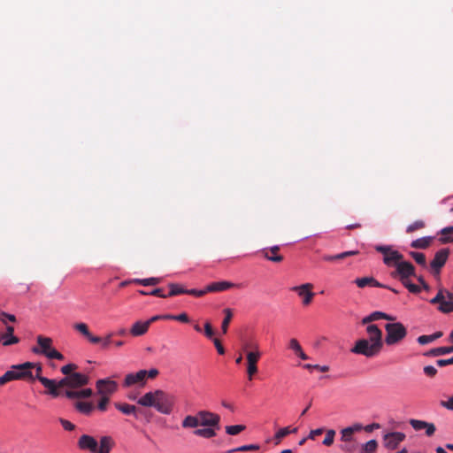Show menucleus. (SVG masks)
Wrapping results in <instances>:
<instances>
[{
  "mask_svg": "<svg viewBox=\"0 0 453 453\" xmlns=\"http://www.w3.org/2000/svg\"><path fill=\"white\" fill-rule=\"evenodd\" d=\"M368 338L359 339L351 349L354 354L363 355L368 358L378 356L383 348L382 331L377 325L367 324Z\"/></svg>",
  "mask_w": 453,
  "mask_h": 453,
  "instance_id": "1",
  "label": "nucleus"
},
{
  "mask_svg": "<svg viewBox=\"0 0 453 453\" xmlns=\"http://www.w3.org/2000/svg\"><path fill=\"white\" fill-rule=\"evenodd\" d=\"M137 403L144 407H154L162 414H170L173 411V399L165 391L157 389L146 393Z\"/></svg>",
  "mask_w": 453,
  "mask_h": 453,
  "instance_id": "2",
  "label": "nucleus"
},
{
  "mask_svg": "<svg viewBox=\"0 0 453 453\" xmlns=\"http://www.w3.org/2000/svg\"><path fill=\"white\" fill-rule=\"evenodd\" d=\"M37 346L32 351L37 355H43L49 359L64 360L65 357L52 346V339L42 335L36 337Z\"/></svg>",
  "mask_w": 453,
  "mask_h": 453,
  "instance_id": "3",
  "label": "nucleus"
},
{
  "mask_svg": "<svg viewBox=\"0 0 453 453\" xmlns=\"http://www.w3.org/2000/svg\"><path fill=\"white\" fill-rule=\"evenodd\" d=\"M385 342L388 346L395 345L402 342L407 335L406 327L400 322L388 323L385 325Z\"/></svg>",
  "mask_w": 453,
  "mask_h": 453,
  "instance_id": "4",
  "label": "nucleus"
},
{
  "mask_svg": "<svg viewBox=\"0 0 453 453\" xmlns=\"http://www.w3.org/2000/svg\"><path fill=\"white\" fill-rule=\"evenodd\" d=\"M363 426L359 423H356L351 426L345 427L341 430V441L343 442L340 445L341 450L346 453H352L356 447L353 444L355 441L354 434L363 430Z\"/></svg>",
  "mask_w": 453,
  "mask_h": 453,
  "instance_id": "5",
  "label": "nucleus"
},
{
  "mask_svg": "<svg viewBox=\"0 0 453 453\" xmlns=\"http://www.w3.org/2000/svg\"><path fill=\"white\" fill-rule=\"evenodd\" d=\"M33 366L32 362H25L20 365H12L9 370L12 380H22L34 381L35 377L32 373Z\"/></svg>",
  "mask_w": 453,
  "mask_h": 453,
  "instance_id": "6",
  "label": "nucleus"
},
{
  "mask_svg": "<svg viewBox=\"0 0 453 453\" xmlns=\"http://www.w3.org/2000/svg\"><path fill=\"white\" fill-rule=\"evenodd\" d=\"M391 277L399 280L402 283L409 280L410 277H416L414 265L409 261L402 260L395 266V270L390 273Z\"/></svg>",
  "mask_w": 453,
  "mask_h": 453,
  "instance_id": "7",
  "label": "nucleus"
},
{
  "mask_svg": "<svg viewBox=\"0 0 453 453\" xmlns=\"http://www.w3.org/2000/svg\"><path fill=\"white\" fill-rule=\"evenodd\" d=\"M255 350L250 351L246 355L247 359V375L249 380H252L254 375L257 372V362L261 357V353L258 351V346L255 345L252 347Z\"/></svg>",
  "mask_w": 453,
  "mask_h": 453,
  "instance_id": "8",
  "label": "nucleus"
},
{
  "mask_svg": "<svg viewBox=\"0 0 453 453\" xmlns=\"http://www.w3.org/2000/svg\"><path fill=\"white\" fill-rule=\"evenodd\" d=\"M199 423L201 426L220 427V416L209 411H198Z\"/></svg>",
  "mask_w": 453,
  "mask_h": 453,
  "instance_id": "9",
  "label": "nucleus"
},
{
  "mask_svg": "<svg viewBox=\"0 0 453 453\" xmlns=\"http://www.w3.org/2000/svg\"><path fill=\"white\" fill-rule=\"evenodd\" d=\"M313 285L311 283H304L300 286H296L291 288V291L296 292L300 297L303 298V304L307 306L311 302L315 296L312 292Z\"/></svg>",
  "mask_w": 453,
  "mask_h": 453,
  "instance_id": "10",
  "label": "nucleus"
},
{
  "mask_svg": "<svg viewBox=\"0 0 453 453\" xmlns=\"http://www.w3.org/2000/svg\"><path fill=\"white\" fill-rule=\"evenodd\" d=\"M96 388L98 395L110 397L111 395L117 391L118 383L110 379H101L96 382Z\"/></svg>",
  "mask_w": 453,
  "mask_h": 453,
  "instance_id": "11",
  "label": "nucleus"
},
{
  "mask_svg": "<svg viewBox=\"0 0 453 453\" xmlns=\"http://www.w3.org/2000/svg\"><path fill=\"white\" fill-rule=\"evenodd\" d=\"M449 255V249H441L435 253L434 259L430 263V266L435 274H439L441 269L446 264Z\"/></svg>",
  "mask_w": 453,
  "mask_h": 453,
  "instance_id": "12",
  "label": "nucleus"
},
{
  "mask_svg": "<svg viewBox=\"0 0 453 453\" xmlns=\"http://www.w3.org/2000/svg\"><path fill=\"white\" fill-rule=\"evenodd\" d=\"M404 439L405 434L403 433L392 432L384 435L383 443L387 449L393 450L395 449Z\"/></svg>",
  "mask_w": 453,
  "mask_h": 453,
  "instance_id": "13",
  "label": "nucleus"
},
{
  "mask_svg": "<svg viewBox=\"0 0 453 453\" xmlns=\"http://www.w3.org/2000/svg\"><path fill=\"white\" fill-rule=\"evenodd\" d=\"M78 447L81 449H88L93 453H96L98 443L94 437L88 434H83L80 437L78 441Z\"/></svg>",
  "mask_w": 453,
  "mask_h": 453,
  "instance_id": "14",
  "label": "nucleus"
},
{
  "mask_svg": "<svg viewBox=\"0 0 453 453\" xmlns=\"http://www.w3.org/2000/svg\"><path fill=\"white\" fill-rule=\"evenodd\" d=\"M410 425L416 431L425 429L426 434L429 437L434 435V434L436 430V427L434 423H429V422L423 421V420L411 419Z\"/></svg>",
  "mask_w": 453,
  "mask_h": 453,
  "instance_id": "15",
  "label": "nucleus"
},
{
  "mask_svg": "<svg viewBox=\"0 0 453 453\" xmlns=\"http://www.w3.org/2000/svg\"><path fill=\"white\" fill-rule=\"evenodd\" d=\"M69 380L70 389L73 390H76L77 388L88 385L89 381V379L87 375L80 372L72 373L71 375H69Z\"/></svg>",
  "mask_w": 453,
  "mask_h": 453,
  "instance_id": "16",
  "label": "nucleus"
},
{
  "mask_svg": "<svg viewBox=\"0 0 453 453\" xmlns=\"http://www.w3.org/2000/svg\"><path fill=\"white\" fill-rule=\"evenodd\" d=\"M145 383V370H140L135 373H128L124 380V387H131L134 384Z\"/></svg>",
  "mask_w": 453,
  "mask_h": 453,
  "instance_id": "17",
  "label": "nucleus"
},
{
  "mask_svg": "<svg viewBox=\"0 0 453 453\" xmlns=\"http://www.w3.org/2000/svg\"><path fill=\"white\" fill-rule=\"evenodd\" d=\"M73 328L85 336L93 344H97L102 341L101 337L93 335L90 333L88 325L83 322L74 324Z\"/></svg>",
  "mask_w": 453,
  "mask_h": 453,
  "instance_id": "18",
  "label": "nucleus"
},
{
  "mask_svg": "<svg viewBox=\"0 0 453 453\" xmlns=\"http://www.w3.org/2000/svg\"><path fill=\"white\" fill-rule=\"evenodd\" d=\"M280 250V246L274 245L271 248L263 249L261 250V253L263 254L264 257L266 258L267 260L274 263H280L283 260V257L278 254Z\"/></svg>",
  "mask_w": 453,
  "mask_h": 453,
  "instance_id": "19",
  "label": "nucleus"
},
{
  "mask_svg": "<svg viewBox=\"0 0 453 453\" xmlns=\"http://www.w3.org/2000/svg\"><path fill=\"white\" fill-rule=\"evenodd\" d=\"M236 286H237L236 284L232 283L230 281L222 280V281L211 282L209 285H207L205 287V288H206V293L222 292V291H226L229 288H232L234 287H236Z\"/></svg>",
  "mask_w": 453,
  "mask_h": 453,
  "instance_id": "20",
  "label": "nucleus"
},
{
  "mask_svg": "<svg viewBox=\"0 0 453 453\" xmlns=\"http://www.w3.org/2000/svg\"><path fill=\"white\" fill-rule=\"evenodd\" d=\"M14 328L12 326H6V332L1 334L0 335V342L4 346H10L13 344H17L19 342V339L17 336L13 335Z\"/></svg>",
  "mask_w": 453,
  "mask_h": 453,
  "instance_id": "21",
  "label": "nucleus"
},
{
  "mask_svg": "<svg viewBox=\"0 0 453 453\" xmlns=\"http://www.w3.org/2000/svg\"><path fill=\"white\" fill-rule=\"evenodd\" d=\"M64 395L68 399L89 398L93 395V391L91 388H83L80 390L66 389L65 390Z\"/></svg>",
  "mask_w": 453,
  "mask_h": 453,
  "instance_id": "22",
  "label": "nucleus"
},
{
  "mask_svg": "<svg viewBox=\"0 0 453 453\" xmlns=\"http://www.w3.org/2000/svg\"><path fill=\"white\" fill-rule=\"evenodd\" d=\"M39 381L48 389L47 394L52 397H58L60 395V390L58 389L57 381L48 378H39Z\"/></svg>",
  "mask_w": 453,
  "mask_h": 453,
  "instance_id": "23",
  "label": "nucleus"
},
{
  "mask_svg": "<svg viewBox=\"0 0 453 453\" xmlns=\"http://www.w3.org/2000/svg\"><path fill=\"white\" fill-rule=\"evenodd\" d=\"M219 429L220 427L216 426H203V428L194 430L193 434L204 439H211L217 435V431Z\"/></svg>",
  "mask_w": 453,
  "mask_h": 453,
  "instance_id": "24",
  "label": "nucleus"
},
{
  "mask_svg": "<svg viewBox=\"0 0 453 453\" xmlns=\"http://www.w3.org/2000/svg\"><path fill=\"white\" fill-rule=\"evenodd\" d=\"M355 283L358 288H364L367 286L376 287V288H388L387 285L380 283L373 277H363L357 278L355 280Z\"/></svg>",
  "mask_w": 453,
  "mask_h": 453,
  "instance_id": "25",
  "label": "nucleus"
},
{
  "mask_svg": "<svg viewBox=\"0 0 453 453\" xmlns=\"http://www.w3.org/2000/svg\"><path fill=\"white\" fill-rule=\"evenodd\" d=\"M402 260H403V256L399 251L394 250H391V251L383 257V262L388 266H396Z\"/></svg>",
  "mask_w": 453,
  "mask_h": 453,
  "instance_id": "26",
  "label": "nucleus"
},
{
  "mask_svg": "<svg viewBox=\"0 0 453 453\" xmlns=\"http://www.w3.org/2000/svg\"><path fill=\"white\" fill-rule=\"evenodd\" d=\"M149 328L150 327L146 321L139 320L133 324V326L130 328V334L132 336L134 337L142 336L148 332Z\"/></svg>",
  "mask_w": 453,
  "mask_h": 453,
  "instance_id": "27",
  "label": "nucleus"
},
{
  "mask_svg": "<svg viewBox=\"0 0 453 453\" xmlns=\"http://www.w3.org/2000/svg\"><path fill=\"white\" fill-rule=\"evenodd\" d=\"M74 408L81 414L86 416L91 415L95 410V405L91 402L77 401L74 403Z\"/></svg>",
  "mask_w": 453,
  "mask_h": 453,
  "instance_id": "28",
  "label": "nucleus"
},
{
  "mask_svg": "<svg viewBox=\"0 0 453 453\" xmlns=\"http://www.w3.org/2000/svg\"><path fill=\"white\" fill-rule=\"evenodd\" d=\"M439 234L441 235L438 239L441 244H447L453 242V226L442 228Z\"/></svg>",
  "mask_w": 453,
  "mask_h": 453,
  "instance_id": "29",
  "label": "nucleus"
},
{
  "mask_svg": "<svg viewBox=\"0 0 453 453\" xmlns=\"http://www.w3.org/2000/svg\"><path fill=\"white\" fill-rule=\"evenodd\" d=\"M200 426L198 412L196 415H188L181 421V426L185 429L196 428Z\"/></svg>",
  "mask_w": 453,
  "mask_h": 453,
  "instance_id": "30",
  "label": "nucleus"
},
{
  "mask_svg": "<svg viewBox=\"0 0 453 453\" xmlns=\"http://www.w3.org/2000/svg\"><path fill=\"white\" fill-rule=\"evenodd\" d=\"M453 353V345L434 348L426 352L424 355L426 357H439L446 354Z\"/></svg>",
  "mask_w": 453,
  "mask_h": 453,
  "instance_id": "31",
  "label": "nucleus"
},
{
  "mask_svg": "<svg viewBox=\"0 0 453 453\" xmlns=\"http://www.w3.org/2000/svg\"><path fill=\"white\" fill-rule=\"evenodd\" d=\"M296 432H297L296 427L291 429L289 426H287V427L279 429L273 436V441H274L275 445L280 444L284 437L288 436L290 434H295Z\"/></svg>",
  "mask_w": 453,
  "mask_h": 453,
  "instance_id": "32",
  "label": "nucleus"
},
{
  "mask_svg": "<svg viewBox=\"0 0 453 453\" xmlns=\"http://www.w3.org/2000/svg\"><path fill=\"white\" fill-rule=\"evenodd\" d=\"M114 442L110 436H103L100 439V448H97L96 453H110Z\"/></svg>",
  "mask_w": 453,
  "mask_h": 453,
  "instance_id": "33",
  "label": "nucleus"
},
{
  "mask_svg": "<svg viewBox=\"0 0 453 453\" xmlns=\"http://www.w3.org/2000/svg\"><path fill=\"white\" fill-rule=\"evenodd\" d=\"M446 293L449 300L444 299L441 302V303H439L438 310L441 312L449 313L453 311V294L448 291Z\"/></svg>",
  "mask_w": 453,
  "mask_h": 453,
  "instance_id": "34",
  "label": "nucleus"
},
{
  "mask_svg": "<svg viewBox=\"0 0 453 453\" xmlns=\"http://www.w3.org/2000/svg\"><path fill=\"white\" fill-rule=\"evenodd\" d=\"M289 348L295 351V353L303 360H307L308 356L303 351L301 345L296 339H291L289 341Z\"/></svg>",
  "mask_w": 453,
  "mask_h": 453,
  "instance_id": "35",
  "label": "nucleus"
},
{
  "mask_svg": "<svg viewBox=\"0 0 453 453\" xmlns=\"http://www.w3.org/2000/svg\"><path fill=\"white\" fill-rule=\"evenodd\" d=\"M442 336V332L438 331L430 335H420L418 337L417 342L421 345H426Z\"/></svg>",
  "mask_w": 453,
  "mask_h": 453,
  "instance_id": "36",
  "label": "nucleus"
},
{
  "mask_svg": "<svg viewBox=\"0 0 453 453\" xmlns=\"http://www.w3.org/2000/svg\"><path fill=\"white\" fill-rule=\"evenodd\" d=\"M433 237H422L413 241L411 244L412 248L415 249H426L430 246Z\"/></svg>",
  "mask_w": 453,
  "mask_h": 453,
  "instance_id": "37",
  "label": "nucleus"
},
{
  "mask_svg": "<svg viewBox=\"0 0 453 453\" xmlns=\"http://www.w3.org/2000/svg\"><path fill=\"white\" fill-rule=\"evenodd\" d=\"M385 317V312L382 311H373L370 315L363 318L361 323L362 325H367L372 323V321H376L379 319H383Z\"/></svg>",
  "mask_w": 453,
  "mask_h": 453,
  "instance_id": "38",
  "label": "nucleus"
},
{
  "mask_svg": "<svg viewBox=\"0 0 453 453\" xmlns=\"http://www.w3.org/2000/svg\"><path fill=\"white\" fill-rule=\"evenodd\" d=\"M357 253H358V251H357V250H351V251H345V252H342V253H340V254H337L334 256L325 255L323 257V259L325 261L340 260V259H343V258L350 257V256L357 255Z\"/></svg>",
  "mask_w": 453,
  "mask_h": 453,
  "instance_id": "39",
  "label": "nucleus"
},
{
  "mask_svg": "<svg viewBox=\"0 0 453 453\" xmlns=\"http://www.w3.org/2000/svg\"><path fill=\"white\" fill-rule=\"evenodd\" d=\"M224 314H225V318L222 321V324H221V330H222V333L223 334H226L227 333V329H228V326L231 322V319L233 318V311L230 308H226L224 309L223 311Z\"/></svg>",
  "mask_w": 453,
  "mask_h": 453,
  "instance_id": "40",
  "label": "nucleus"
},
{
  "mask_svg": "<svg viewBox=\"0 0 453 453\" xmlns=\"http://www.w3.org/2000/svg\"><path fill=\"white\" fill-rule=\"evenodd\" d=\"M115 407L126 415L134 414L136 411V407L134 405L127 403H116Z\"/></svg>",
  "mask_w": 453,
  "mask_h": 453,
  "instance_id": "41",
  "label": "nucleus"
},
{
  "mask_svg": "<svg viewBox=\"0 0 453 453\" xmlns=\"http://www.w3.org/2000/svg\"><path fill=\"white\" fill-rule=\"evenodd\" d=\"M378 447V442L376 440H370L364 445H362L361 450L359 453H375Z\"/></svg>",
  "mask_w": 453,
  "mask_h": 453,
  "instance_id": "42",
  "label": "nucleus"
},
{
  "mask_svg": "<svg viewBox=\"0 0 453 453\" xmlns=\"http://www.w3.org/2000/svg\"><path fill=\"white\" fill-rule=\"evenodd\" d=\"M169 288H170V291L168 293V297L169 296H178V295H182V294H185L186 292V288H183L181 285L180 284H176V283H170L168 285Z\"/></svg>",
  "mask_w": 453,
  "mask_h": 453,
  "instance_id": "43",
  "label": "nucleus"
},
{
  "mask_svg": "<svg viewBox=\"0 0 453 453\" xmlns=\"http://www.w3.org/2000/svg\"><path fill=\"white\" fill-rule=\"evenodd\" d=\"M161 281L160 278H148V279H134L133 282L142 285V286H155Z\"/></svg>",
  "mask_w": 453,
  "mask_h": 453,
  "instance_id": "44",
  "label": "nucleus"
},
{
  "mask_svg": "<svg viewBox=\"0 0 453 453\" xmlns=\"http://www.w3.org/2000/svg\"><path fill=\"white\" fill-rule=\"evenodd\" d=\"M259 449V446L257 444H249V445H242L235 449H229L227 453H234V452H246V451H254Z\"/></svg>",
  "mask_w": 453,
  "mask_h": 453,
  "instance_id": "45",
  "label": "nucleus"
},
{
  "mask_svg": "<svg viewBox=\"0 0 453 453\" xmlns=\"http://www.w3.org/2000/svg\"><path fill=\"white\" fill-rule=\"evenodd\" d=\"M246 429L244 425L226 426V433L229 435H237Z\"/></svg>",
  "mask_w": 453,
  "mask_h": 453,
  "instance_id": "46",
  "label": "nucleus"
},
{
  "mask_svg": "<svg viewBox=\"0 0 453 453\" xmlns=\"http://www.w3.org/2000/svg\"><path fill=\"white\" fill-rule=\"evenodd\" d=\"M426 226V224L423 220L418 219L410 224L406 228V233L411 234L415 231L420 230Z\"/></svg>",
  "mask_w": 453,
  "mask_h": 453,
  "instance_id": "47",
  "label": "nucleus"
},
{
  "mask_svg": "<svg viewBox=\"0 0 453 453\" xmlns=\"http://www.w3.org/2000/svg\"><path fill=\"white\" fill-rule=\"evenodd\" d=\"M336 432L334 429H328L326 430V436L323 440V445L329 447L331 446L334 441Z\"/></svg>",
  "mask_w": 453,
  "mask_h": 453,
  "instance_id": "48",
  "label": "nucleus"
},
{
  "mask_svg": "<svg viewBox=\"0 0 453 453\" xmlns=\"http://www.w3.org/2000/svg\"><path fill=\"white\" fill-rule=\"evenodd\" d=\"M411 256L413 257L416 263L424 267L426 266V258L424 253L411 251Z\"/></svg>",
  "mask_w": 453,
  "mask_h": 453,
  "instance_id": "49",
  "label": "nucleus"
},
{
  "mask_svg": "<svg viewBox=\"0 0 453 453\" xmlns=\"http://www.w3.org/2000/svg\"><path fill=\"white\" fill-rule=\"evenodd\" d=\"M411 293L418 294L421 291V288L411 283L410 280L402 283Z\"/></svg>",
  "mask_w": 453,
  "mask_h": 453,
  "instance_id": "50",
  "label": "nucleus"
},
{
  "mask_svg": "<svg viewBox=\"0 0 453 453\" xmlns=\"http://www.w3.org/2000/svg\"><path fill=\"white\" fill-rule=\"evenodd\" d=\"M110 397L107 395H101V398L97 403V408L101 411H105L109 403Z\"/></svg>",
  "mask_w": 453,
  "mask_h": 453,
  "instance_id": "51",
  "label": "nucleus"
},
{
  "mask_svg": "<svg viewBox=\"0 0 453 453\" xmlns=\"http://www.w3.org/2000/svg\"><path fill=\"white\" fill-rule=\"evenodd\" d=\"M77 369V365L74 364H68L61 367V372L65 376L71 375L73 370Z\"/></svg>",
  "mask_w": 453,
  "mask_h": 453,
  "instance_id": "52",
  "label": "nucleus"
},
{
  "mask_svg": "<svg viewBox=\"0 0 453 453\" xmlns=\"http://www.w3.org/2000/svg\"><path fill=\"white\" fill-rule=\"evenodd\" d=\"M169 319L178 320L182 323L189 322V318L186 313H180L179 315H170L169 314Z\"/></svg>",
  "mask_w": 453,
  "mask_h": 453,
  "instance_id": "53",
  "label": "nucleus"
},
{
  "mask_svg": "<svg viewBox=\"0 0 453 453\" xmlns=\"http://www.w3.org/2000/svg\"><path fill=\"white\" fill-rule=\"evenodd\" d=\"M185 294L190 295V296H196V297H201V296H204L207 293H206V288H204L203 289H200V290H197V289H187L186 288Z\"/></svg>",
  "mask_w": 453,
  "mask_h": 453,
  "instance_id": "54",
  "label": "nucleus"
},
{
  "mask_svg": "<svg viewBox=\"0 0 453 453\" xmlns=\"http://www.w3.org/2000/svg\"><path fill=\"white\" fill-rule=\"evenodd\" d=\"M59 422L62 425L63 428L66 431H73L76 427L74 424L65 418H59Z\"/></svg>",
  "mask_w": 453,
  "mask_h": 453,
  "instance_id": "55",
  "label": "nucleus"
},
{
  "mask_svg": "<svg viewBox=\"0 0 453 453\" xmlns=\"http://www.w3.org/2000/svg\"><path fill=\"white\" fill-rule=\"evenodd\" d=\"M303 367L306 368V369H309V370H311V369H317V370H319V372H327L329 370L328 366H326V365L321 366L319 365L306 364V365H303Z\"/></svg>",
  "mask_w": 453,
  "mask_h": 453,
  "instance_id": "56",
  "label": "nucleus"
},
{
  "mask_svg": "<svg viewBox=\"0 0 453 453\" xmlns=\"http://www.w3.org/2000/svg\"><path fill=\"white\" fill-rule=\"evenodd\" d=\"M443 293H444V290L440 289L439 292L437 293V295L430 301V303L433 304L441 303V302H442L445 299Z\"/></svg>",
  "mask_w": 453,
  "mask_h": 453,
  "instance_id": "57",
  "label": "nucleus"
},
{
  "mask_svg": "<svg viewBox=\"0 0 453 453\" xmlns=\"http://www.w3.org/2000/svg\"><path fill=\"white\" fill-rule=\"evenodd\" d=\"M423 370L424 373L430 378H433L437 374V369L433 365H426Z\"/></svg>",
  "mask_w": 453,
  "mask_h": 453,
  "instance_id": "58",
  "label": "nucleus"
},
{
  "mask_svg": "<svg viewBox=\"0 0 453 453\" xmlns=\"http://www.w3.org/2000/svg\"><path fill=\"white\" fill-rule=\"evenodd\" d=\"M161 319H169V314L155 315V316L151 317L150 319L146 320V322L148 323V326L150 327L152 323L161 320Z\"/></svg>",
  "mask_w": 453,
  "mask_h": 453,
  "instance_id": "59",
  "label": "nucleus"
},
{
  "mask_svg": "<svg viewBox=\"0 0 453 453\" xmlns=\"http://www.w3.org/2000/svg\"><path fill=\"white\" fill-rule=\"evenodd\" d=\"M69 380V376H65L63 379H61L58 382H57L58 389L59 390L62 388H68L67 389H70Z\"/></svg>",
  "mask_w": 453,
  "mask_h": 453,
  "instance_id": "60",
  "label": "nucleus"
},
{
  "mask_svg": "<svg viewBox=\"0 0 453 453\" xmlns=\"http://www.w3.org/2000/svg\"><path fill=\"white\" fill-rule=\"evenodd\" d=\"M325 432L323 427L311 430L308 435V439L315 440L317 436L321 435Z\"/></svg>",
  "mask_w": 453,
  "mask_h": 453,
  "instance_id": "61",
  "label": "nucleus"
},
{
  "mask_svg": "<svg viewBox=\"0 0 453 453\" xmlns=\"http://www.w3.org/2000/svg\"><path fill=\"white\" fill-rule=\"evenodd\" d=\"M113 335V333L108 334L102 341L99 342L102 344L103 349H108L109 345L111 342V337Z\"/></svg>",
  "mask_w": 453,
  "mask_h": 453,
  "instance_id": "62",
  "label": "nucleus"
},
{
  "mask_svg": "<svg viewBox=\"0 0 453 453\" xmlns=\"http://www.w3.org/2000/svg\"><path fill=\"white\" fill-rule=\"evenodd\" d=\"M204 334H205L206 337L209 339H211L214 334V331H213L211 324L210 322H206L204 324Z\"/></svg>",
  "mask_w": 453,
  "mask_h": 453,
  "instance_id": "63",
  "label": "nucleus"
},
{
  "mask_svg": "<svg viewBox=\"0 0 453 453\" xmlns=\"http://www.w3.org/2000/svg\"><path fill=\"white\" fill-rule=\"evenodd\" d=\"M436 365L439 367H443V366H446V365H453V357H450V358H448V359H438L436 361Z\"/></svg>",
  "mask_w": 453,
  "mask_h": 453,
  "instance_id": "64",
  "label": "nucleus"
}]
</instances>
